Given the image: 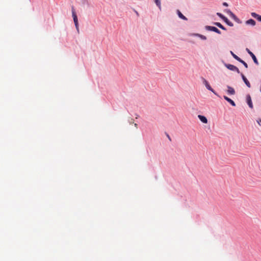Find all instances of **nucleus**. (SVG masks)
I'll list each match as a JSON object with an SVG mask.
<instances>
[{
  "mask_svg": "<svg viewBox=\"0 0 261 261\" xmlns=\"http://www.w3.org/2000/svg\"><path fill=\"white\" fill-rule=\"evenodd\" d=\"M72 15L73 17V21L76 27V29L77 31V32H79V23H78V20L76 14V13L75 12L74 9L73 7H72Z\"/></svg>",
  "mask_w": 261,
  "mask_h": 261,
  "instance_id": "nucleus-1",
  "label": "nucleus"
},
{
  "mask_svg": "<svg viewBox=\"0 0 261 261\" xmlns=\"http://www.w3.org/2000/svg\"><path fill=\"white\" fill-rule=\"evenodd\" d=\"M225 66L227 69H228L231 71H236L238 73H240V70H239V68L237 67H236L233 65L229 64H225Z\"/></svg>",
  "mask_w": 261,
  "mask_h": 261,
  "instance_id": "nucleus-2",
  "label": "nucleus"
},
{
  "mask_svg": "<svg viewBox=\"0 0 261 261\" xmlns=\"http://www.w3.org/2000/svg\"><path fill=\"white\" fill-rule=\"evenodd\" d=\"M205 28L207 31H213L219 34H221V32L217 28L215 27L206 25L205 27Z\"/></svg>",
  "mask_w": 261,
  "mask_h": 261,
  "instance_id": "nucleus-3",
  "label": "nucleus"
},
{
  "mask_svg": "<svg viewBox=\"0 0 261 261\" xmlns=\"http://www.w3.org/2000/svg\"><path fill=\"white\" fill-rule=\"evenodd\" d=\"M246 50L250 55V56L252 57L254 62L256 65H258V62L255 56L248 48H247L246 49Z\"/></svg>",
  "mask_w": 261,
  "mask_h": 261,
  "instance_id": "nucleus-4",
  "label": "nucleus"
},
{
  "mask_svg": "<svg viewBox=\"0 0 261 261\" xmlns=\"http://www.w3.org/2000/svg\"><path fill=\"white\" fill-rule=\"evenodd\" d=\"M203 83L205 85L206 88L208 90H210L211 91H212L213 93H214L216 95V93L215 92V91L213 90V89L211 87L210 85L209 84V83H208V82L206 80L203 79Z\"/></svg>",
  "mask_w": 261,
  "mask_h": 261,
  "instance_id": "nucleus-5",
  "label": "nucleus"
},
{
  "mask_svg": "<svg viewBox=\"0 0 261 261\" xmlns=\"http://www.w3.org/2000/svg\"><path fill=\"white\" fill-rule=\"evenodd\" d=\"M227 13L236 21H237V22L239 21V19L231 11L228 10H227Z\"/></svg>",
  "mask_w": 261,
  "mask_h": 261,
  "instance_id": "nucleus-6",
  "label": "nucleus"
},
{
  "mask_svg": "<svg viewBox=\"0 0 261 261\" xmlns=\"http://www.w3.org/2000/svg\"><path fill=\"white\" fill-rule=\"evenodd\" d=\"M241 76L242 77V79H243V81L244 82V83L246 85V86L248 88H250L251 85H250L249 82L247 79V78L245 76V75L243 73H241Z\"/></svg>",
  "mask_w": 261,
  "mask_h": 261,
  "instance_id": "nucleus-7",
  "label": "nucleus"
},
{
  "mask_svg": "<svg viewBox=\"0 0 261 261\" xmlns=\"http://www.w3.org/2000/svg\"><path fill=\"white\" fill-rule=\"evenodd\" d=\"M247 102L249 107L251 109L253 108V104L251 101V97L249 95L247 96Z\"/></svg>",
  "mask_w": 261,
  "mask_h": 261,
  "instance_id": "nucleus-8",
  "label": "nucleus"
},
{
  "mask_svg": "<svg viewBox=\"0 0 261 261\" xmlns=\"http://www.w3.org/2000/svg\"><path fill=\"white\" fill-rule=\"evenodd\" d=\"M224 98L229 103H230L232 106L235 107L236 103L235 102L230 98H228L226 96H224Z\"/></svg>",
  "mask_w": 261,
  "mask_h": 261,
  "instance_id": "nucleus-9",
  "label": "nucleus"
},
{
  "mask_svg": "<svg viewBox=\"0 0 261 261\" xmlns=\"http://www.w3.org/2000/svg\"><path fill=\"white\" fill-rule=\"evenodd\" d=\"M198 117L200 120V121L201 122H202L203 123H207V120L205 116L199 115L198 116Z\"/></svg>",
  "mask_w": 261,
  "mask_h": 261,
  "instance_id": "nucleus-10",
  "label": "nucleus"
},
{
  "mask_svg": "<svg viewBox=\"0 0 261 261\" xmlns=\"http://www.w3.org/2000/svg\"><path fill=\"white\" fill-rule=\"evenodd\" d=\"M227 93L231 95H233L235 94V91L233 88L230 86H227Z\"/></svg>",
  "mask_w": 261,
  "mask_h": 261,
  "instance_id": "nucleus-11",
  "label": "nucleus"
},
{
  "mask_svg": "<svg viewBox=\"0 0 261 261\" xmlns=\"http://www.w3.org/2000/svg\"><path fill=\"white\" fill-rule=\"evenodd\" d=\"M246 23L247 24H250V25H251L252 26H254V25H255L256 22H255V21L253 19H249V20L246 21Z\"/></svg>",
  "mask_w": 261,
  "mask_h": 261,
  "instance_id": "nucleus-12",
  "label": "nucleus"
},
{
  "mask_svg": "<svg viewBox=\"0 0 261 261\" xmlns=\"http://www.w3.org/2000/svg\"><path fill=\"white\" fill-rule=\"evenodd\" d=\"M194 36L198 37L201 39L203 40H205L207 39L206 36H205L203 35L200 34H194Z\"/></svg>",
  "mask_w": 261,
  "mask_h": 261,
  "instance_id": "nucleus-13",
  "label": "nucleus"
},
{
  "mask_svg": "<svg viewBox=\"0 0 261 261\" xmlns=\"http://www.w3.org/2000/svg\"><path fill=\"white\" fill-rule=\"evenodd\" d=\"M177 14L179 18L183 20H187V18L180 12V11L177 10Z\"/></svg>",
  "mask_w": 261,
  "mask_h": 261,
  "instance_id": "nucleus-14",
  "label": "nucleus"
},
{
  "mask_svg": "<svg viewBox=\"0 0 261 261\" xmlns=\"http://www.w3.org/2000/svg\"><path fill=\"white\" fill-rule=\"evenodd\" d=\"M214 24L223 30H226V28L223 25H222L220 22H215Z\"/></svg>",
  "mask_w": 261,
  "mask_h": 261,
  "instance_id": "nucleus-15",
  "label": "nucleus"
},
{
  "mask_svg": "<svg viewBox=\"0 0 261 261\" xmlns=\"http://www.w3.org/2000/svg\"><path fill=\"white\" fill-rule=\"evenodd\" d=\"M230 54L232 55V56L239 62L241 60V59L239 58L238 56H237L236 55H235L232 51H230Z\"/></svg>",
  "mask_w": 261,
  "mask_h": 261,
  "instance_id": "nucleus-16",
  "label": "nucleus"
},
{
  "mask_svg": "<svg viewBox=\"0 0 261 261\" xmlns=\"http://www.w3.org/2000/svg\"><path fill=\"white\" fill-rule=\"evenodd\" d=\"M223 20L229 26L232 27L233 26V23L230 22L226 17L225 18L223 19Z\"/></svg>",
  "mask_w": 261,
  "mask_h": 261,
  "instance_id": "nucleus-17",
  "label": "nucleus"
},
{
  "mask_svg": "<svg viewBox=\"0 0 261 261\" xmlns=\"http://www.w3.org/2000/svg\"><path fill=\"white\" fill-rule=\"evenodd\" d=\"M155 3L156 5L158 6L159 8L161 10V1L160 0H155Z\"/></svg>",
  "mask_w": 261,
  "mask_h": 261,
  "instance_id": "nucleus-18",
  "label": "nucleus"
},
{
  "mask_svg": "<svg viewBox=\"0 0 261 261\" xmlns=\"http://www.w3.org/2000/svg\"><path fill=\"white\" fill-rule=\"evenodd\" d=\"M239 62L240 63H241L242 64H243L244 65V66L245 67V68H248V65L245 61H244L243 60L241 59V60Z\"/></svg>",
  "mask_w": 261,
  "mask_h": 261,
  "instance_id": "nucleus-19",
  "label": "nucleus"
},
{
  "mask_svg": "<svg viewBox=\"0 0 261 261\" xmlns=\"http://www.w3.org/2000/svg\"><path fill=\"white\" fill-rule=\"evenodd\" d=\"M217 15L220 17L221 18V19H222L223 20L225 18V16H224L223 14H222L221 13H217Z\"/></svg>",
  "mask_w": 261,
  "mask_h": 261,
  "instance_id": "nucleus-20",
  "label": "nucleus"
},
{
  "mask_svg": "<svg viewBox=\"0 0 261 261\" xmlns=\"http://www.w3.org/2000/svg\"><path fill=\"white\" fill-rule=\"evenodd\" d=\"M258 15H259L255 13V12L251 13V16L255 18H257V17H258Z\"/></svg>",
  "mask_w": 261,
  "mask_h": 261,
  "instance_id": "nucleus-21",
  "label": "nucleus"
},
{
  "mask_svg": "<svg viewBox=\"0 0 261 261\" xmlns=\"http://www.w3.org/2000/svg\"><path fill=\"white\" fill-rule=\"evenodd\" d=\"M256 19L261 22V15H258Z\"/></svg>",
  "mask_w": 261,
  "mask_h": 261,
  "instance_id": "nucleus-22",
  "label": "nucleus"
},
{
  "mask_svg": "<svg viewBox=\"0 0 261 261\" xmlns=\"http://www.w3.org/2000/svg\"><path fill=\"white\" fill-rule=\"evenodd\" d=\"M223 6H226V7L228 6V4L226 2L223 3Z\"/></svg>",
  "mask_w": 261,
  "mask_h": 261,
  "instance_id": "nucleus-23",
  "label": "nucleus"
},
{
  "mask_svg": "<svg viewBox=\"0 0 261 261\" xmlns=\"http://www.w3.org/2000/svg\"><path fill=\"white\" fill-rule=\"evenodd\" d=\"M167 136L168 139L171 141V139L170 137L169 136V135L168 134H167Z\"/></svg>",
  "mask_w": 261,
  "mask_h": 261,
  "instance_id": "nucleus-24",
  "label": "nucleus"
},
{
  "mask_svg": "<svg viewBox=\"0 0 261 261\" xmlns=\"http://www.w3.org/2000/svg\"><path fill=\"white\" fill-rule=\"evenodd\" d=\"M260 122V123H261V120H260L259 121H257V122H258V123L259 124H260V123H259Z\"/></svg>",
  "mask_w": 261,
  "mask_h": 261,
  "instance_id": "nucleus-25",
  "label": "nucleus"
}]
</instances>
